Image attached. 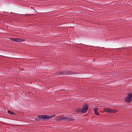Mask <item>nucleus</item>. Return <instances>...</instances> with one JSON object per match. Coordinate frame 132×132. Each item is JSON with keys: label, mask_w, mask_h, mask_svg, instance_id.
Wrapping results in <instances>:
<instances>
[{"label": "nucleus", "mask_w": 132, "mask_h": 132, "mask_svg": "<svg viewBox=\"0 0 132 132\" xmlns=\"http://www.w3.org/2000/svg\"><path fill=\"white\" fill-rule=\"evenodd\" d=\"M55 115H53L50 116L46 115H39L38 116L37 118H35V120L36 121H39L41 120H49L52 118L55 117Z\"/></svg>", "instance_id": "f257e3e1"}, {"label": "nucleus", "mask_w": 132, "mask_h": 132, "mask_svg": "<svg viewBox=\"0 0 132 132\" xmlns=\"http://www.w3.org/2000/svg\"><path fill=\"white\" fill-rule=\"evenodd\" d=\"M127 97L125 98V101L126 102L128 103H130L132 101V93H128Z\"/></svg>", "instance_id": "f03ea898"}, {"label": "nucleus", "mask_w": 132, "mask_h": 132, "mask_svg": "<svg viewBox=\"0 0 132 132\" xmlns=\"http://www.w3.org/2000/svg\"><path fill=\"white\" fill-rule=\"evenodd\" d=\"M10 39L11 41L17 42H22L25 40L24 39H21L12 37L10 38Z\"/></svg>", "instance_id": "7ed1b4c3"}, {"label": "nucleus", "mask_w": 132, "mask_h": 132, "mask_svg": "<svg viewBox=\"0 0 132 132\" xmlns=\"http://www.w3.org/2000/svg\"><path fill=\"white\" fill-rule=\"evenodd\" d=\"M88 109V107L87 104H85L84 105L82 109V113H85L87 111Z\"/></svg>", "instance_id": "20e7f679"}, {"label": "nucleus", "mask_w": 132, "mask_h": 132, "mask_svg": "<svg viewBox=\"0 0 132 132\" xmlns=\"http://www.w3.org/2000/svg\"><path fill=\"white\" fill-rule=\"evenodd\" d=\"M111 109L108 108H105L104 109V110L105 112L108 113H111Z\"/></svg>", "instance_id": "39448f33"}, {"label": "nucleus", "mask_w": 132, "mask_h": 132, "mask_svg": "<svg viewBox=\"0 0 132 132\" xmlns=\"http://www.w3.org/2000/svg\"><path fill=\"white\" fill-rule=\"evenodd\" d=\"M76 112L77 113H82V109L80 108L77 109L76 110Z\"/></svg>", "instance_id": "423d86ee"}, {"label": "nucleus", "mask_w": 132, "mask_h": 132, "mask_svg": "<svg viewBox=\"0 0 132 132\" xmlns=\"http://www.w3.org/2000/svg\"><path fill=\"white\" fill-rule=\"evenodd\" d=\"M67 120L69 121H72L75 120V119L73 118H70L67 117Z\"/></svg>", "instance_id": "0eeeda50"}, {"label": "nucleus", "mask_w": 132, "mask_h": 132, "mask_svg": "<svg viewBox=\"0 0 132 132\" xmlns=\"http://www.w3.org/2000/svg\"><path fill=\"white\" fill-rule=\"evenodd\" d=\"M67 74L68 75H73L74 74V72H72L71 71H67Z\"/></svg>", "instance_id": "6e6552de"}, {"label": "nucleus", "mask_w": 132, "mask_h": 132, "mask_svg": "<svg viewBox=\"0 0 132 132\" xmlns=\"http://www.w3.org/2000/svg\"><path fill=\"white\" fill-rule=\"evenodd\" d=\"M111 113H114L117 112L118 111L117 109H111Z\"/></svg>", "instance_id": "1a4fd4ad"}, {"label": "nucleus", "mask_w": 132, "mask_h": 132, "mask_svg": "<svg viewBox=\"0 0 132 132\" xmlns=\"http://www.w3.org/2000/svg\"><path fill=\"white\" fill-rule=\"evenodd\" d=\"M60 118L61 120H65L66 119V117L63 116L60 117Z\"/></svg>", "instance_id": "9d476101"}, {"label": "nucleus", "mask_w": 132, "mask_h": 132, "mask_svg": "<svg viewBox=\"0 0 132 132\" xmlns=\"http://www.w3.org/2000/svg\"><path fill=\"white\" fill-rule=\"evenodd\" d=\"M7 112H8V113H9V114H10L14 115L13 112H12L11 111L9 110Z\"/></svg>", "instance_id": "9b49d317"}, {"label": "nucleus", "mask_w": 132, "mask_h": 132, "mask_svg": "<svg viewBox=\"0 0 132 132\" xmlns=\"http://www.w3.org/2000/svg\"><path fill=\"white\" fill-rule=\"evenodd\" d=\"M65 72H59L58 73V75H61L64 74H65Z\"/></svg>", "instance_id": "f8f14e48"}, {"label": "nucleus", "mask_w": 132, "mask_h": 132, "mask_svg": "<svg viewBox=\"0 0 132 132\" xmlns=\"http://www.w3.org/2000/svg\"><path fill=\"white\" fill-rule=\"evenodd\" d=\"M55 120H58V121L61 120V119H60V117H58V118H55Z\"/></svg>", "instance_id": "ddd939ff"}, {"label": "nucleus", "mask_w": 132, "mask_h": 132, "mask_svg": "<svg viewBox=\"0 0 132 132\" xmlns=\"http://www.w3.org/2000/svg\"><path fill=\"white\" fill-rule=\"evenodd\" d=\"M95 114L97 116H98L100 115V114L98 112V111L95 112Z\"/></svg>", "instance_id": "4468645a"}, {"label": "nucleus", "mask_w": 132, "mask_h": 132, "mask_svg": "<svg viewBox=\"0 0 132 132\" xmlns=\"http://www.w3.org/2000/svg\"><path fill=\"white\" fill-rule=\"evenodd\" d=\"M94 110L95 111V112L96 111H97L98 110V108H95L94 109Z\"/></svg>", "instance_id": "2eb2a0df"}, {"label": "nucleus", "mask_w": 132, "mask_h": 132, "mask_svg": "<svg viewBox=\"0 0 132 132\" xmlns=\"http://www.w3.org/2000/svg\"><path fill=\"white\" fill-rule=\"evenodd\" d=\"M69 67H73V65L72 64H71L70 65H69Z\"/></svg>", "instance_id": "dca6fc26"}]
</instances>
